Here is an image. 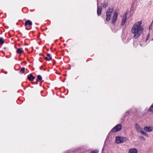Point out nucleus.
<instances>
[{
    "label": "nucleus",
    "instance_id": "obj_6",
    "mask_svg": "<svg viewBox=\"0 0 153 153\" xmlns=\"http://www.w3.org/2000/svg\"><path fill=\"white\" fill-rule=\"evenodd\" d=\"M97 14L98 16H99L101 14L102 10V7L101 6H98L99 1L98 0H97Z\"/></svg>",
    "mask_w": 153,
    "mask_h": 153
},
{
    "label": "nucleus",
    "instance_id": "obj_27",
    "mask_svg": "<svg viewBox=\"0 0 153 153\" xmlns=\"http://www.w3.org/2000/svg\"><path fill=\"white\" fill-rule=\"evenodd\" d=\"M99 151L97 150H94L91 151L90 153H98Z\"/></svg>",
    "mask_w": 153,
    "mask_h": 153
},
{
    "label": "nucleus",
    "instance_id": "obj_21",
    "mask_svg": "<svg viewBox=\"0 0 153 153\" xmlns=\"http://www.w3.org/2000/svg\"><path fill=\"white\" fill-rule=\"evenodd\" d=\"M25 68L24 67L22 68L20 70V72H22V74L25 72Z\"/></svg>",
    "mask_w": 153,
    "mask_h": 153
},
{
    "label": "nucleus",
    "instance_id": "obj_44",
    "mask_svg": "<svg viewBox=\"0 0 153 153\" xmlns=\"http://www.w3.org/2000/svg\"><path fill=\"white\" fill-rule=\"evenodd\" d=\"M4 73H5V74H7V71H6V72H4Z\"/></svg>",
    "mask_w": 153,
    "mask_h": 153
},
{
    "label": "nucleus",
    "instance_id": "obj_14",
    "mask_svg": "<svg viewBox=\"0 0 153 153\" xmlns=\"http://www.w3.org/2000/svg\"><path fill=\"white\" fill-rule=\"evenodd\" d=\"M140 133H141L142 134L145 135L147 137H149V135L146 132H145L142 129L141 131H140Z\"/></svg>",
    "mask_w": 153,
    "mask_h": 153
},
{
    "label": "nucleus",
    "instance_id": "obj_1",
    "mask_svg": "<svg viewBox=\"0 0 153 153\" xmlns=\"http://www.w3.org/2000/svg\"><path fill=\"white\" fill-rule=\"evenodd\" d=\"M137 27V26L133 25L131 29L132 32L134 34L133 38L135 39L137 38L141 34L140 33V31L139 29V27Z\"/></svg>",
    "mask_w": 153,
    "mask_h": 153
},
{
    "label": "nucleus",
    "instance_id": "obj_33",
    "mask_svg": "<svg viewBox=\"0 0 153 153\" xmlns=\"http://www.w3.org/2000/svg\"><path fill=\"white\" fill-rule=\"evenodd\" d=\"M48 58L49 61H50L52 59V57L51 56H50Z\"/></svg>",
    "mask_w": 153,
    "mask_h": 153
},
{
    "label": "nucleus",
    "instance_id": "obj_41",
    "mask_svg": "<svg viewBox=\"0 0 153 153\" xmlns=\"http://www.w3.org/2000/svg\"><path fill=\"white\" fill-rule=\"evenodd\" d=\"M39 55H42V54H41V53H40V54H39ZM42 56H44V55H42Z\"/></svg>",
    "mask_w": 153,
    "mask_h": 153
},
{
    "label": "nucleus",
    "instance_id": "obj_13",
    "mask_svg": "<svg viewBox=\"0 0 153 153\" xmlns=\"http://www.w3.org/2000/svg\"><path fill=\"white\" fill-rule=\"evenodd\" d=\"M42 76L40 75H38L37 76V79L36 80V84H38L37 82L40 81H41L42 80Z\"/></svg>",
    "mask_w": 153,
    "mask_h": 153
},
{
    "label": "nucleus",
    "instance_id": "obj_47",
    "mask_svg": "<svg viewBox=\"0 0 153 153\" xmlns=\"http://www.w3.org/2000/svg\"><path fill=\"white\" fill-rule=\"evenodd\" d=\"M25 45H27V44H26V43H25Z\"/></svg>",
    "mask_w": 153,
    "mask_h": 153
},
{
    "label": "nucleus",
    "instance_id": "obj_43",
    "mask_svg": "<svg viewBox=\"0 0 153 153\" xmlns=\"http://www.w3.org/2000/svg\"><path fill=\"white\" fill-rule=\"evenodd\" d=\"M126 13H128V10L126 11Z\"/></svg>",
    "mask_w": 153,
    "mask_h": 153
},
{
    "label": "nucleus",
    "instance_id": "obj_20",
    "mask_svg": "<svg viewBox=\"0 0 153 153\" xmlns=\"http://www.w3.org/2000/svg\"><path fill=\"white\" fill-rule=\"evenodd\" d=\"M142 27V26H141L139 27V30H140V33L141 34L143 32V30H144L143 28Z\"/></svg>",
    "mask_w": 153,
    "mask_h": 153
},
{
    "label": "nucleus",
    "instance_id": "obj_11",
    "mask_svg": "<svg viewBox=\"0 0 153 153\" xmlns=\"http://www.w3.org/2000/svg\"><path fill=\"white\" fill-rule=\"evenodd\" d=\"M136 128L138 132H140L142 129L140 128L137 123H136L135 125Z\"/></svg>",
    "mask_w": 153,
    "mask_h": 153
},
{
    "label": "nucleus",
    "instance_id": "obj_35",
    "mask_svg": "<svg viewBox=\"0 0 153 153\" xmlns=\"http://www.w3.org/2000/svg\"><path fill=\"white\" fill-rule=\"evenodd\" d=\"M104 147H105V145H104V146L102 149V153H103V151L104 150Z\"/></svg>",
    "mask_w": 153,
    "mask_h": 153
},
{
    "label": "nucleus",
    "instance_id": "obj_22",
    "mask_svg": "<svg viewBox=\"0 0 153 153\" xmlns=\"http://www.w3.org/2000/svg\"><path fill=\"white\" fill-rule=\"evenodd\" d=\"M135 10V9L134 8V6H132L130 8V10L129 12V13L131 14V12L132 11L134 10Z\"/></svg>",
    "mask_w": 153,
    "mask_h": 153
},
{
    "label": "nucleus",
    "instance_id": "obj_51",
    "mask_svg": "<svg viewBox=\"0 0 153 153\" xmlns=\"http://www.w3.org/2000/svg\"><path fill=\"white\" fill-rule=\"evenodd\" d=\"M65 82L64 80H63V82Z\"/></svg>",
    "mask_w": 153,
    "mask_h": 153
},
{
    "label": "nucleus",
    "instance_id": "obj_34",
    "mask_svg": "<svg viewBox=\"0 0 153 153\" xmlns=\"http://www.w3.org/2000/svg\"><path fill=\"white\" fill-rule=\"evenodd\" d=\"M125 24V23H124L122 22L121 23V26H123Z\"/></svg>",
    "mask_w": 153,
    "mask_h": 153
},
{
    "label": "nucleus",
    "instance_id": "obj_45",
    "mask_svg": "<svg viewBox=\"0 0 153 153\" xmlns=\"http://www.w3.org/2000/svg\"><path fill=\"white\" fill-rule=\"evenodd\" d=\"M47 51H49V49L47 48Z\"/></svg>",
    "mask_w": 153,
    "mask_h": 153
},
{
    "label": "nucleus",
    "instance_id": "obj_50",
    "mask_svg": "<svg viewBox=\"0 0 153 153\" xmlns=\"http://www.w3.org/2000/svg\"><path fill=\"white\" fill-rule=\"evenodd\" d=\"M45 69H43V70H44V71H45Z\"/></svg>",
    "mask_w": 153,
    "mask_h": 153
},
{
    "label": "nucleus",
    "instance_id": "obj_42",
    "mask_svg": "<svg viewBox=\"0 0 153 153\" xmlns=\"http://www.w3.org/2000/svg\"><path fill=\"white\" fill-rule=\"evenodd\" d=\"M70 66H71H71H72V67H73L74 66V65H70Z\"/></svg>",
    "mask_w": 153,
    "mask_h": 153
},
{
    "label": "nucleus",
    "instance_id": "obj_4",
    "mask_svg": "<svg viewBox=\"0 0 153 153\" xmlns=\"http://www.w3.org/2000/svg\"><path fill=\"white\" fill-rule=\"evenodd\" d=\"M113 10V8L110 9L109 8L108 9L107 11L106 12L105 19L106 21H109L110 20L111 17V14Z\"/></svg>",
    "mask_w": 153,
    "mask_h": 153
},
{
    "label": "nucleus",
    "instance_id": "obj_48",
    "mask_svg": "<svg viewBox=\"0 0 153 153\" xmlns=\"http://www.w3.org/2000/svg\"><path fill=\"white\" fill-rule=\"evenodd\" d=\"M64 75L65 76H66V74H64Z\"/></svg>",
    "mask_w": 153,
    "mask_h": 153
},
{
    "label": "nucleus",
    "instance_id": "obj_28",
    "mask_svg": "<svg viewBox=\"0 0 153 153\" xmlns=\"http://www.w3.org/2000/svg\"><path fill=\"white\" fill-rule=\"evenodd\" d=\"M152 23L153 21L152 22L151 24L150 25V26L149 27V29L150 30H152Z\"/></svg>",
    "mask_w": 153,
    "mask_h": 153
},
{
    "label": "nucleus",
    "instance_id": "obj_52",
    "mask_svg": "<svg viewBox=\"0 0 153 153\" xmlns=\"http://www.w3.org/2000/svg\"><path fill=\"white\" fill-rule=\"evenodd\" d=\"M65 82L64 80H63V82Z\"/></svg>",
    "mask_w": 153,
    "mask_h": 153
},
{
    "label": "nucleus",
    "instance_id": "obj_9",
    "mask_svg": "<svg viewBox=\"0 0 153 153\" xmlns=\"http://www.w3.org/2000/svg\"><path fill=\"white\" fill-rule=\"evenodd\" d=\"M129 153H138L137 150L135 148H131L129 149Z\"/></svg>",
    "mask_w": 153,
    "mask_h": 153
},
{
    "label": "nucleus",
    "instance_id": "obj_17",
    "mask_svg": "<svg viewBox=\"0 0 153 153\" xmlns=\"http://www.w3.org/2000/svg\"><path fill=\"white\" fill-rule=\"evenodd\" d=\"M149 111L150 112L153 113V103L150 106L149 109Z\"/></svg>",
    "mask_w": 153,
    "mask_h": 153
},
{
    "label": "nucleus",
    "instance_id": "obj_37",
    "mask_svg": "<svg viewBox=\"0 0 153 153\" xmlns=\"http://www.w3.org/2000/svg\"><path fill=\"white\" fill-rule=\"evenodd\" d=\"M152 4V2H151V1H150L149 3V5H150Z\"/></svg>",
    "mask_w": 153,
    "mask_h": 153
},
{
    "label": "nucleus",
    "instance_id": "obj_16",
    "mask_svg": "<svg viewBox=\"0 0 153 153\" xmlns=\"http://www.w3.org/2000/svg\"><path fill=\"white\" fill-rule=\"evenodd\" d=\"M137 24H134V25L137 26V27H140L142 26L141 25L142 24V21H140L138 22H137Z\"/></svg>",
    "mask_w": 153,
    "mask_h": 153
},
{
    "label": "nucleus",
    "instance_id": "obj_40",
    "mask_svg": "<svg viewBox=\"0 0 153 153\" xmlns=\"http://www.w3.org/2000/svg\"><path fill=\"white\" fill-rule=\"evenodd\" d=\"M40 69V70H42V66H41L40 68H39Z\"/></svg>",
    "mask_w": 153,
    "mask_h": 153
},
{
    "label": "nucleus",
    "instance_id": "obj_2",
    "mask_svg": "<svg viewBox=\"0 0 153 153\" xmlns=\"http://www.w3.org/2000/svg\"><path fill=\"white\" fill-rule=\"evenodd\" d=\"M122 128V126L121 124H118L115 126L112 129L111 131L109 132L106 137V140L108 138L111 132H116L120 131Z\"/></svg>",
    "mask_w": 153,
    "mask_h": 153
},
{
    "label": "nucleus",
    "instance_id": "obj_12",
    "mask_svg": "<svg viewBox=\"0 0 153 153\" xmlns=\"http://www.w3.org/2000/svg\"><path fill=\"white\" fill-rule=\"evenodd\" d=\"M23 51H24L23 50L22 48H18L17 49L16 51V52L17 54H21L23 52Z\"/></svg>",
    "mask_w": 153,
    "mask_h": 153
},
{
    "label": "nucleus",
    "instance_id": "obj_15",
    "mask_svg": "<svg viewBox=\"0 0 153 153\" xmlns=\"http://www.w3.org/2000/svg\"><path fill=\"white\" fill-rule=\"evenodd\" d=\"M108 4V1H104V2L103 4H102V6L104 8H105L107 6Z\"/></svg>",
    "mask_w": 153,
    "mask_h": 153
},
{
    "label": "nucleus",
    "instance_id": "obj_23",
    "mask_svg": "<svg viewBox=\"0 0 153 153\" xmlns=\"http://www.w3.org/2000/svg\"><path fill=\"white\" fill-rule=\"evenodd\" d=\"M84 149L83 148H82L81 149H79L78 148L77 149V152H78V151H80L82 152H83L84 151Z\"/></svg>",
    "mask_w": 153,
    "mask_h": 153
},
{
    "label": "nucleus",
    "instance_id": "obj_36",
    "mask_svg": "<svg viewBox=\"0 0 153 153\" xmlns=\"http://www.w3.org/2000/svg\"><path fill=\"white\" fill-rule=\"evenodd\" d=\"M47 56H48V57H49V56H50V54L49 53H47Z\"/></svg>",
    "mask_w": 153,
    "mask_h": 153
},
{
    "label": "nucleus",
    "instance_id": "obj_25",
    "mask_svg": "<svg viewBox=\"0 0 153 153\" xmlns=\"http://www.w3.org/2000/svg\"><path fill=\"white\" fill-rule=\"evenodd\" d=\"M137 1L136 0H135L134 2L132 3V6H134V4H136V5H137L138 4H137Z\"/></svg>",
    "mask_w": 153,
    "mask_h": 153
},
{
    "label": "nucleus",
    "instance_id": "obj_30",
    "mask_svg": "<svg viewBox=\"0 0 153 153\" xmlns=\"http://www.w3.org/2000/svg\"><path fill=\"white\" fill-rule=\"evenodd\" d=\"M127 116V114H126V115L125 116H124L123 118V120H125L126 118V116Z\"/></svg>",
    "mask_w": 153,
    "mask_h": 153
},
{
    "label": "nucleus",
    "instance_id": "obj_24",
    "mask_svg": "<svg viewBox=\"0 0 153 153\" xmlns=\"http://www.w3.org/2000/svg\"><path fill=\"white\" fill-rule=\"evenodd\" d=\"M123 18L122 22L125 23L126 22L127 18Z\"/></svg>",
    "mask_w": 153,
    "mask_h": 153
},
{
    "label": "nucleus",
    "instance_id": "obj_26",
    "mask_svg": "<svg viewBox=\"0 0 153 153\" xmlns=\"http://www.w3.org/2000/svg\"><path fill=\"white\" fill-rule=\"evenodd\" d=\"M139 138L140 139H142L144 141L146 140V139L145 138L142 136H139Z\"/></svg>",
    "mask_w": 153,
    "mask_h": 153
},
{
    "label": "nucleus",
    "instance_id": "obj_3",
    "mask_svg": "<svg viewBox=\"0 0 153 153\" xmlns=\"http://www.w3.org/2000/svg\"><path fill=\"white\" fill-rule=\"evenodd\" d=\"M128 140V138L122 136H117L115 137V142L117 144L123 143Z\"/></svg>",
    "mask_w": 153,
    "mask_h": 153
},
{
    "label": "nucleus",
    "instance_id": "obj_54",
    "mask_svg": "<svg viewBox=\"0 0 153 153\" xmlns=\"http://www.w3.org/2000/svg\"><path fill=\"white\" fill-rule=\"evenodd\" d=\"M124 28L123 29V30H124Z\"/></svg>",
    "mask_w": 153,
    "mask_h": 153
},
{
    "label": "nucleus",
    "instance_id": "obj_53",
    "mask_svg": "<svg viewBox=\"0 0 153 153\" xmlns=\"http://www.w3.org/2000/svg\"><path fill=\"white\" fill-rule=\"evenodd\" d=\"M40 59H42V58H40Z\"/></svg>",
    "mask_w": 153,
    "mask_h": 153
},
{
    "label": "nucleus",
    "instance_id": "obj_10",
    "mask_svg": "<svg viewBox=\"0 0 153 153\" xmlns=\"http://www.w3.org/2000/svg\"><path fill=\"white\" fill-rule=\"evenodd\" d=\"M32 25V22L29 20H27L25 22V26H26L27 25H29V26H31Z\"/></svg>",
    "mask_w": 153,
    "mask_h": 153
},
{
    "label": "nucleus",
    "instance_id": "obj_32",
    "mask_svg": "<svg viewBox=\"0 0 153 153\" xmlns=\"http://www.w3.org/2000/svg\"><path fill=\"white\" fill-rule=\"evenodd\" d=\"M129 113V111L128 110H127L126 112V114H128Z\"/></svg>",
    "mask_w": 153,
    "mask_h": 153
},
{
    "label": "nucleus",
    "instance_id": "obj_29",
    "mask_svg": "<svg viewBox=\"0 0 153 153\" xmlns=\"http://www.w3.org/2000/svg\"><path fill=\"white\" fill-rule=\"evenodd\" d=\"M128 13H126L123 16V18H127V15H128Z\"/></svg>",
    "mask_w": 153,
    "mask_h": 153
},
{
    "label": "nucleus",
    "instance_id": "obj_8",
    "mask_svg": "<svg viewBox=\"0 0 153 153\" xmlns=\"http://www.w3.org/2000/svg\"><path fill=\"white\" fill-rule=\"evenodd\" d=\"M35 78V77L33 76L32 74L28 75L27 76V79L30 81L33 80Z\"/></svg>",
    "mask_w": 153,
    "mask_h": 153
},
{
    "label": "nucleus",
    "instance_id": "obj_18",
    "mask_svg": "<svg viewBox=\"0 0 153 153\" xmlns=\"http://www.w3.org/2000/svg\"><path fill=\"white\" fill-rule=\"evenodd\" d=\"M4 39L3 38L0 37V44L2 45L4 44Z\"/></svg>",
    "mask_w": 153,
    "mask_h": 153
},
{
    "label": "nucleus",
    "instance_id": "obj_5",
    "mask_svg": "<svg viewBox=\"0 0 153 153\" xmlns=\"http://www.w3.org/2000/svg\"><path fill=\"white\" fill-rule=\"evenodd\" d=\"M118 16V13L117 12H114V16L112 17L111 20V23L113 25L115 24L117 19Z\"/></svg>",
    "mask_w": 153,
    "mask_h": 153
},
{
    "label": "nucleus",
    "instance_id": "obj_46",
    "mask_svg": "<svg viewBox=\"0 0 153 153\" xmlns=\"http://www.w3.org/2000/svg\"><path fill=\"white\" fill-rule=\"evenodd\" d=\"M140 45L141 46H142V45L141 44H140Z\"/></svg>",
    "mask_w": 153,
    "mask_h": 153
},
{
    "label": "nucleus",
    "instance_id": "obj_7",
    "mask_svg": "<svg viewBox=\"0 0 153 153\" xmlns=\"http://www.w3.org/2000/svg\"><path fill=\"white\" fill-rule=\"evenodd\" d=\"M144 130L147 132H151L153 130V127L150 126H145L144 128Z\"/></svg>",
    "mask_w": 153,
    "mask_h": 153
},
{
    "label": "nucleus",
    "instance_id": "obj_31",
    "mask_svg": "<svg viewBox=\"0 0 153 153\" xmlns=\"http://www.w3.org/2000/svg\"><path fill=\"white\" fill-rule=\"evenodd\" d=\"M45 59H46V60L49 61L48 57H45Z\"/></svg>",
    "mask_w": 153,
    "mask_h": 153
},
{
    "label": "nucleus",
    "instance_id": "obj_19",
    "mask_svg": "<svg viewBox=\"0 0 153 153\" xmlns=\"http://www.w3.org/2000/svg\"><path fill=\"white\" fill-rule=\"evenodd\" d=\"M150 36V32H149L148 33V34L147 35L145 42H146L149 39Z\"/></svg>",
    "mask_w": 153,
    "mask_h": 153
},
{
    "label": "nucleus",
    "instance_id": "obj_38",
    "mask_svg": "<svg viewBox=\"0 0 153 153\" xmlns=\"http://www.w3.org/2000/svg\"><path fill=\"white\" fill-rule=\"evenodd\" d=\"M31 27H30V29H28V28H27V27H26L25 29L27 30H30V29H31Z\"/></svg>",
    "mask_w": 153,
    "mask_h": 153
},
{
    "label": "nucleus",
    "instance_id": "obj_39",
    "mask_svg": "<svg viewBox=\"0 0 153 153\" xmlns=\"http://www.w3.org/2000/svg\"><path fill=\"white\" fill-rule=\"evenodd\" d=\"M56 63V61L54 60L53 62V64L54 65Z\"/></svg>",
    "mask_w": 153,
    "mask_h": 153
},
{
    "label": "nucleus",
    "instance_id": "obj_49",
    "mask_svg": "<svg viewBox=\"0 0 153 153\" xmlns=\"http://www.w3.org/2000/svg\"><path fill=\"white\" fill-rule=\"evenodd\" d=\"M19 33H20V34H22V33H21V32H19Z\"/></svg>",
    "mask_w": 153,
    "mask_h": 153
}]
</instances>
